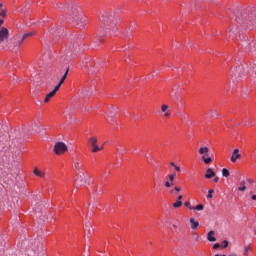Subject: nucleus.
Segmentation results:
<instances>
[{"mask_svg":"<svg viewBox=\"0 0 256 256\" xmlns=\"http://www.w3.org/2000/svg\"><path fill=\"white\" fill-rule=\"evenodd\" d=\"M67 15L72 19L76 25H85L87 23V17L81 15V10H79V7L73 6L68 8Z\"/></svg>","mask_w":256,"mask_h":256,"instance_id":"nucleus-1","label":"nucleus"},{"mask_svg":"<svg viewBox=\"0 0 256 256\" xmlns=\"http://www.w3.org/2000/svg\"><path fill=\"white\" fill-rule=\"evenodd\" d=\"M103 29L109 31V33H115L117 31V17L114 14H106L102 16Z\"/></svg>","mask_w":256,"mask_h":256,"instance_id":"nucleus-2","label":"nucleus"},{"mask_svg":"<svg viewBox=\"0 0 256 256\" xmlns=\"http://www.w3.org/2000/svg\"><path fill=\"white\" fill-rule=\"evenodd\" d=\"M68 151L67 144L65 142H56L54 145V152L57 155H63V153Z\"/></svg>","mask_w":256,"mask_h":256,"instance_id":"nucleus-3","label":"nucleus"},{"mask_svg":"<svg viewBox=\"0 0 256 256\" xmlns=\"http://www.w3.org/2000/svg\"><path fill=\"white\" fill-rule=\"evenodd\" d=\"M245 75H247V71H245V66L240 65V66L236 67L235 72L232 76V79H233V77H235V79H243V77H245Z\"/></svg>","mask_w":256,"mask_h":256,"instance_id":"nucleus-4","label":"nucleus"},{"mask_svg":"<svg viewBox=\"0 0 256 256\" xmlns=\"http://www.w3.org/2000/svg\"><path fill=\"white\" fill-rule=\"evenodd\" d=\"M89 145L92 147V153H99V151H103V148H99L97 145V138L92 136L88 139Z\"/></svg>","mask_w":256,"mask_h":256,"instance_id":"nucleus-5","label":"nucleus"},{"mask_svg":"<svg viewBox=\"0 0 256 256\" xmlns=\"http://www.w3.org/2000/svg\"><path fill=\"white\" fill-rule=\"evenodd\" d=\"M67 48L71 53H79V51L81 50V48L79 47V41L77 40L71 41L67 45Z\"/></svg>","mask_w":256,"mask_h":256,"instance_id":"nucleus-6","label":"nucleus"},{"mask_svg":"<svg viewBox=\"0 0 256 256\" xmlns=\"http://www.w3.org/2000/svg\"><path fill=\"white\" fill-rule=\"evenodd\" d=\"M76 175V181L79 183V185H85V183H87V176L85 175V171L76 172Z\"/></svg>","mask_w":256,"mask_h":256,"instance_id":"nucleus-7","label":"nucleus"},{"mask_svg":"<svg viewBox=\"0 0 256 256\" xmlns=\"http://www.w3.org/2000/svg\"><path fill=\"white\" fill-rule=\"evenodd\" d=\"M9 39V30L5 27L0 29V43Z\"/></svg>","mask_w":256,"mask_h":256,"instance_id":"nucleus-8","label":"nucleus"},{"mask_svg":"<svg viewBox=\"0 0 256 256\" xmlns=\"http://www.w3.org/2000/svg\"><path fill=\"white\" fill-rule=\"evenodd\" d=\"M74 169L76 173H81L83 172V162L79 159L74 160Z\"/></svg>","mask_w":256,"mask_h":256,"instance_id":"nucleus-9","label":"nucleus"},{"mask_svg":"<svg viewBox=\"0 0 256 256\" xmlns=\"http://www.w3.org/2000/svg\"><path fill=\"white\" fill-rule=\"evenodd\" d=\"M237 159H241V154L239 153V149H234L232 152V156L230 158V161L232 163H237Z\"/></svg>","mask_w":256,"mask_h":256,"instance_id":"nucleus-10","label":"nucleus"},{"mask_svg":"<svg viewBox=\"0 0 256 256\" xmlns=\"http://www.w3.org/2000/svg\"><path fill=\"white\" fill-rule=\"evenodd\" d=\"M58 88H54V90L50 93H48L44 99V103H49V101H51L52 97H55V95L57 94Z\"/></svg>","mask_w":256,"mask_h":256,"instance_id":"nucleus-11","label":"nucleus"},{"mask_svg":"<svg viewBox=\"0 0 256 256\" xmlns=\"http://www.w3.org/2000/svg\"><path fill=\"white\" fill-rule=\"evenodd\" d=\"M67 75H69V69L66 70V72L64 73V75L62 76L60 82L58 83V85L55 88L61 89V85H63V83H65V79H67Z\"/></svg>","mask_w":256,"mask_h":256,"instance_id":"nucleus-12","label":"nucleus"},{"mask_svg":"<svg viewBox=\"0 0 256 256\" xmlns=\"http://www.w3.org/2000/svg\"><path fill=\"white\" fill-rule=\"evenodd\" d=\"M33 35H35V32L25 33L22 36V38L20 40H18V45H21V43H23V41H25V39H29V37H33Z\"/></svg>","mask_w":256,"mask_h":256,"instance_id":"nucleus-13","label":"nucleus"},{"mask_svg":"<svg viewBox=\"0 0 256 256\" xmlns=\"http://www.w3.org/2000/svg\"><path fill=\"white\" fill-rule=\"evenodd\" d=\"M207 239L208 241H210V243H215V241H217V238H215V231L213 230L209 231L207 235Z\"/></svg>","mask_w":256,"mask_h":256,"instance_id":"nucleus-14","label":"nucleus"},{"mask_svg":"<svg viewBox=\"0 0 256 256\" xmlns=\"http://www.w3.org/2000/svg\"><path fill=\"white\" fill-rule=\"evenodd\" d=\"M205 179H212V177H215V171H213V169L208 168L206 170V174H205Z\"/></svg>","mask_w":256,"mask_h":256,"instance_id":"nucleus-15","label":"nucleus"},{"mask_svg":"<svg viewBox=\"0 0 256 256\" xmlns=\"http://www.w3.org/2000/svg\"><path fill=\"white\" fill-rule=\"evenodd\" d=\"M85 231H87V236L91 237L93 235V228L91 227V224L86 223L84 226Z\"/></svg>","mask_w":256,"mask_h":256,"instance_id":"nucleus-16","label":"nucleus"},{"mask_svg":"<svg viewBox=\"0 0 256 256\" xmlns=\"http://www.w3.org/2000/svg\"><path fill=\"white\" fill-rule=\"evenodd\" d=\"M167 109H169V106H167L166 104H163L161 106V111L162 113H164V117H169V115H171L169 112H167Z\"/></svg>","mask_w":256,"mask_h":256,"instance_id":"nucleus-17","label":"nucleus"},{"mask_svg":"<svg viewBox=\"0 0 256 256\" xmlns=\"http://www.w3.org/2000/svg\"><path fill=\"white\" fill-rule=\"evenodd\" d=\"M34 175H36L37 177H45V172L39 170L38 168H35L34 171H33Z\"/></svg>","mask_w":256,"mask_h":256,"instance_id":"nucleus-18","label":"nucleus"},{"mask_svg":"<svg viewBox=\"0 0 256 256\" xmlns=\"http://www.w3.org/2000/svg\"><path fill=\"white\" fill-rule=\"evenodd\" d=\"M191 229H197L199 227V222L195 221V218H190Z\"/></svg>","mask_w":256,"mask_h":256,"instance_id":"nucleus-19","label":"nucleus"},{"mask_svg":"<svg viewBox=\"0 0 256 256\" xmlns=\"http://www.w3.org/2000/svg\"><path fill=\"white\" fill-rule=\"evenodd\" d=\"M207 153H209V147L205 146V147H201L199 148V154L200 155H207Z\"/></svg>","mask_w":256,"mask_h":256,"instance_id":"nucleus-20","label":"nucleus"},{"mask_svg":"<svg viewBox=\"0 0 256 256\" xmlns=\"http://www.w3.org/2000/svg\"><path fill=\"white\" fill-rule=\"evenodd\" d=\"M190 209L193 211H203V209H205V206H203V204H198L196 207H190Z\"/></svg>","mask_w":256,"mask_h":256,"instance_id":"nucleus-21","label":"nucleus"},{"mask_svg":"<svg viewBox=\"0 0 256 256\" xmlns=\"http://www.w3.org/2000/svg\"><path fill=\"white\" fill-rule=\"evenodd\" d=\"M202 160H203V162L205 163V165H209V163H211V161H213V160L211 159V157H207V156H205V155L202 156Z\"/></svg>","mask_w":256,"mask_h":256,"instance_id":"nucleus-22","label":"nucleus"},{"mask_svg":"<svg viewBox=\"0 0 256 256\" xmlns=\"http://www.w3.org/2000/svg\"><path fill=\"white\" fill-rule=\"evenodd\" d=\"M247 23H249V25L255 26L256 25V16H251L249 18V22H247Z\"/></svg>","mask_w":256,"mask_h":256,"instance_id":"nucleus-23","label":"nucleus"},{"mask_svg":"<svg viewBox=\"0 0 256 256\" xmlns=\"http://www.w3.org/2000/svg\"><path fill=\"white\" fill-rule=\"evenodd\" d=\"M245 189H247V186H245V180H242L240 182V186H239L238 190L245 191Z\"/></svg>","mask_w":256,"mask_h":256,"instance_id":"nucleus-24","label":"nucleus"},{"mask_svg":"<svg viewBox=\"0 0 256 256\" xmlns=\"http://www.w3.org/2000/svg\"><path fill=\"white\" fill-rule=\"evenodd\" d=\"M182 205H183V202L177 200V201L173 204V207H174V209H179V207H181Z\"/></svg>","mask_w":256,"mask_h":256,"instance_id":"nucleus-25","label":"nucleus"},{"mask_svg":"<svg viewBox=\"0 0 256 256\" xmlns=\"http://www.w3.org/2000/svg\"><path fill=\"white\" fill-rule=\"evenodd\" d=\"M222 175H223V177H229V175H230L229 170L227 168H223Z\"/></svg>","mask_w":256,"mask_h":256,"instance_id":"nucleus-26","label":"nucleus"},{"mask_svg":"<svg viewBox=\"0 0 256 256\" xmlns=\"http://www.w3.org/2000/svg\"><path fill=\"white\" fill-rule=\"evenodd\" d=\"M0 16L3 17V18L7 17V9H1L0 10Z\"/></svg>","mask_w":256,"mask_h":256,"instance_id":"nucleus-27","label":"nucleus"},{"mask_svg":"<svg viewBox=\"0 0 256 256\" xmlns=\"http://www.w3.org/2000/svg\"><path fill=\"white\" fill-rule=\"evenodd\" d=\"M176 173H173V174H170L169 176H168V179H169V181L171 182V183H173V181H175V177H176Z\"/></svg>","mask_w":256,"mask_h":256,"instance_id":"nucleus-28","label":"nucleus"},{"mask_svg":"<svg viewBox=\"0 0 256 256\" xmlns=\"http://www.w3.org/2000/svg\"><path fill=\"white\" fill-rule=\"evenodd\" d=\"M213 193H214L213 189L208 190L207 199H213Z\"/></svg>","mask_w":256,"mask_h":256,"instance_id":"nucleus-29","label":"nucleus"},{"mask_svg":"<svg viewBox=\"0 0 256 256\" xmlns=\"http://www.w3.org/2000/svg\"><path fill=\"white\" fill-rule=\"evenodd\" d=\"M164 186H165L167 189H169V188L173 187V182H170V180H169V181H166L165 184H164Z\"/></svg>","mask_w":256,"mask_h":256,"instance_id":"nucleus-30","label":"nucleus"},{"mask_svg":"<svg viewBox=\"0 0 256 256\" xmlns=\"http://www.w3.org/2000/svg\"><path fill=\"white\" fill-rule=\"evenodd\" d=\"M222 245H223V249H227V247H229V242L227 240H224L222 242Z\"/></svg>","mask_w":256,"mask_h":256,"instance_id":"nucleus-31","label":"nucleus"},{"mask_svg":"<svg viewBox=\"0 0 256 256\" xmlns=\"http://www.w3.org/2000/svg\"><path fill=\"white\" fill-rule=\"evenodd\" d=\"M249 250H250L249 246H246L245 249H244V256L248 255Z\"/></svg>","mask_w":256,"mask_h":256,"instance_id":"nucleus-32","label":"nucleus"},{"mask_svg":"<svg viewBox=\"0 0 256 256\" xmlns=\"http://www.w3.org/2000/svg\"><path fill=\"white\" fill-rule=\"evenodd\" d=\"M229 36L232 37V39H235V31L231 30Z\"/></svg>","mask_w":256,"mask_h":256,"instance_id":"nucleus-33","label":"nucleus"},{"mask_svg":"<svg viewBox=\"0 0 256 256\" xmlns=\"http://www.w3.org/2000/svg\"><path fill=\"white\" fill-rule=\"evenodd\" d=\"M221 247V244L216 243L213 245V249H219Z\"/></svg>","mask_w":256,"mask_h":256,"instance_id":"nucleus-34","label":"nucleus"},{"mask_svg":"<svg viewBox=\"0 0 256 256\" xmlns=\"http://www.w3.org/2000/svg\"><path fill=\"white\" fill-rule=\"evenodd\" d=\"M174 191H176L177 193H179V191H181V187H179V186L174 187Z\"/></svg>","mask_w":256,"mask_h":256,"instance_id":"nucleus-35","label":"nucleus"},{"mask_svg":"<svg viewBox=\"0 0 256 256\" xmlns=\"http://www.w3.org/2000/svg\"><path fill=\"white\" fill-rule=\"evenodd\" d=\"M174 169H175V171H177L178 173L181 171V167H179V166L174 167Z\"/></svg>","mask_w":256,"mask_h":256,"instance_id":"nucleus-36","label":"nucleus"},{"mask_svg":"<svg viewBox=\"0 0 256 256\" xmlns=\"http://www.w3.org/2000/svg\"><path fill=\"white\" fill-rule=\"evenodd\" d=\"M80 95L81 97H85V90H81Z\"/></svg>","mask_w":256,"mask_h":256,"instance_id":"nucleus-37","label":"nucleus"},{"mask_svg":"<svg viewBox=\"0 0 256 256\" xmlns=\"http://www.w3.org/2000/svg\"><path fill=\"white\" fill-rule=\"evenodd\" d=\"M184 205H185V207H189V208L191 207V203H189V202H185Z\"/></svg>","mask_w":256,"mask_h":256,"instance_id":"nucleus-38","label":"nucleus"},{"mask_svg":"<svg viewBox=\"0 0 256 256\" xmlns=\"http://www.w3.org/2000/svg\"><path fill=\"white\" fill-rule=\"evenodd\" d=\"M196 241H201V236H199V234H196Z\"/></svg>","mask_w":256,"mask_h":256,"instance_id":"nucleus-39","label":"nucleus"},{"mask_svg":"<svg viewBox=\"0 0 256 256\" xmlns=\"http://www.w3.org/2000/svg\"><path fill=\"white\" fill-rule=\"evenodd\" d=\"M213 181H214L215 183H219V177H215V178L213 179Z\"/></svg>","mask_w":256,"mask_h":256,"instance_id":"nucleus-40","label":"nucleus"},{"mask_svg":"<svg viewBox=\"0 0 256 256\" xmlns=\"http://www.w3.org/2000/svg\"><path fill=\"white\" fill-rule=\"evenodd\" d=\"M170 165H171V167H176L177 166V165H175L174 162H170Z\"/></svg>","mask_w":256,"mask_h":256,"instance_id":"nucleus-41","label":"nucleus"},{"mask_svg":"<svg viewBox=\"0 0 256 256\" xmlns=\"http://www.w3.org/2000/svg\"><path fill=\"white\" fill-rule=\"evenodd\" d=\"M181 199H183V195L178 196V200L177 201H181Z\"/></svg>","mask_w":256,"mask_h":256,"instance_id":"nucleus-42","label":"nucleus"},{"mask_svg":"<svg viewBox=\"0 0 256 256\" xmlns=\"http://www.w3.org/2000/svg\"><path fill=\"white\" fill-rule=\"evenodd\" d=\"M252 201H256V195H252Z\"/></svg>","mask_w":256,"mask_h":256,"instance_id":"nucleus-43","label":"nucleus"},{"mask_svg":"<svg viewBox=\"0 0 256 256\" xmlns=\"http://www.w3.org/2000/svg\"><path fill=\"white\" fill-rule=\"evenodd\" d=\"M67 57H71V52H66Z\"/></svg>","mask_w":256,"mask_h":256,"instance_id":"nucleus-44","label":"nucleus"},{"mask_svg":"<svg viewBox=\"0 0 256 256\" xmlns=\"http://www.w3.org/2000/svg\"><path fill=\"white\" fill-rule=\"evenodd\" d=\"M170 194L174 195L175 194V190H170Z\"/></svg>","mask_w":256,"mask_h":256,"instance_id":"nucleus-45","label":"nucleus"},{"mask_svg":"<svg viewBox=\"0 0 256 256\" xmlns=\"http://www.w3.org/2000/svg\"><path fill=\"white\" fill-rule=\"evenodd\" d=\"M3 9V3L0 2V10Z\"/></svg>","mask_w":256,"mask_h":256,"instance_id":"nucleus-46","label":"nucleus"},{"mask_svg":"<svg viewBox=\"0 0 256 256\" xmlns=\"http://www.w3.org/2000/svg\"><path fill=\"white\" fill-rule=\"evenodd\" d=\"M174 99H179V96H177V93H175Z\"/></svg>","mask_w":256,"mask_h":256,"instance_id":"nucleus-47","label":"nucleus"},{"mask_svg":"<svg viewBox=\"0 0 256 256\" xmlns=\"http://www.w3.org/2000/svg\"><path fill=\"white\" fill-rule=\"evenodd\" d=\"M119 153H123L124 150L123 149H118Z\"/></svg>","mask_w":256,"mask_h":256,"instance_id":"nucleus-48","label":"nucleus"},{"mask_svg":"<svg viewBox=\"0 0 256 256\" xmlns=\"http://www.w3.org/2000/svg\"><path fill=\"white\" fill-rule=\"evenodd\" d=\"M1 25H3V20L2 19H0V27H1Z\"/></svg>","mask_w":256,"mask_h":256,"instance_id":"nucleus-49","label":"nucleus"},{"mask_svg":"<svg viewBox=\"0 0 256 256\" xmlns=\"http://www.w3.org/2000/svg\"><path fill=\"white\" fill-rule=\"evenodd\" d=\"M248 183H253V180L252 179H248Z\"/></svg>","mask_w":256,"mask_h":256,"instance_id":"nucleus-50","label":"nucleus"},{"mask_svg":"<svg viewBox=\"0 0 256 256\" xmlns=\"http://www.w3.org/2000/svg\"><path fill=\"white\" fill-rule=\"evenodd\" d=\"M59 7V9H63V4H61L60 6H58Z\"/></svg>","mask_w":256,"mask_h":256,"instance_id":"nucleus-51","label":"nucleus"},{"mask_svg":"<svg viewBox=\"0 0 256 256\" xmlns=\"http://www.w3.org/2000/svg\"><path fill=\"white\" fill-rule=\"evenodd\" d=\"M17 173H19V170H18V169H16V172L14 173V175H17Z\"/></svg>","mask_w":256,"mask_h":256,"instance_id":"nucleus-52","label":"nucleus"},{"mask_svg":"<svg viewBox=\"0 0 256 256\" xmlns=\"http://www.w3.org/2000/svg\"><path fill=\"white\" fill-rule=\"evenodd\" d=\"M173 228H174V229H177V225H176V224H173Z\"/></svg>","mask_w":256,"mask_h":256,"instance_id":"nucleus-53","label":"nucleus"},{"mask_svg":"<svg viewBox=\"0 0 256 256\" xmlns=\"http://www.w3.org/2000/svg\"><path fill=\"white\" fill-rule=\"evenodd\" d=\"M99 149H103V146H100Z\"/></svg>","mask_w":256,"mask_h":256,"instance_id":"nucleus-54","label":"nucleus"},{"mask_svg":"<svg viewBox=\"0 0 256 256\" xmlns=\"http://www.w3.org/2000/svg\"><path fill=\"white\" fill-rule=\"evenodd\" d=\"M214 256H221V255H219V254H215Z\"/></svg>","mask_w":256,"mask_h":256,"instance_id":"nucleus-55","label":"nucleus"}]
</instances>
